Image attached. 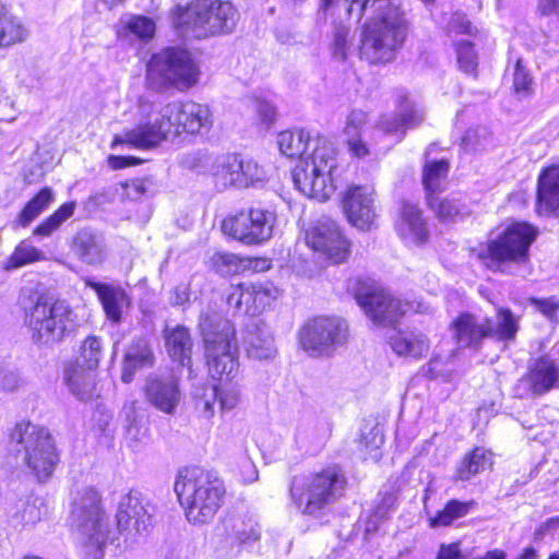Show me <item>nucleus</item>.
<instances>
[{"label": "nucleus", "instance_id": "338daca9", "mask_svg": "<svg viewBox=\"0 0 559 559\" xmlns=\"http://www.w3.org/2000/svg\"><path fill=\"white\" fill-rule=\"evenodd\" d=\"M337 2H338V0H320L319 13L322 12V13L326 14L328 11L330 9H332Z\"/></svg>", "mask_w": 559, "mask_h": 559}, {"label": "nucleus", "instance_id": "9d476101", "mask_svg": "<svg viewBox=\"0 0 559 559\" xmlns=\"http://www.w3.org/2000/svg\"><path fill=\"white\" fill-rule=\"evenodd\" d=\"M175 26L197 38L230 33L237 23V11L228 1L193 0L187 7L178 5Z\"/></svg>", "mask_w": 559, "mask_h": 559}, {"label": "nucleus", "instance_id": "2f4dec72", "mask_svg": "<svg viewBox=\"0 0 559 559\" xmlns=\"http://www.w3.org/2000/svg\"><path fill=\"white\" fill-rule=\"evenodd\" d=\"M240 170L241 158L237 154H223L214 156L210 174L219 189L238 188Z\"/></svg>", "mask_w": 559, "mask_h": 559}, {"label": "nucleus", "instance_id": "f8f14e48", "mask_svg": "<svg viewBox=\"0 0 559 559\" xmlns=\"http://www.w3.org/2000/svg\"><path fill=\"white\" fill-rule=\"evenodd\" d=\"M537 230L524 222L509 225L478 253L485 265L493 272L510 273L511 264H524L528 261L530 248L536 239Z\"/></svg>", "mask_w": 559, "mask_h": 559}, {"label": "nucleus", "instance_id": "7ed1b4c3", "mask_svg": "<svg viewBox=\"0 0 559 559\" xmlns=\"http://www.w3.org/2000/svg\"><path fill=\"white\" fill-rule=\"evenodd\" d=\"M277 144L283 155L300 158L292 177L302 194L325 201L334 193L337 152L332 141L322 135L311 139L308 131L294 129L280 132Z\"/></svg>", "mask_w": 559, "mask_h": 559}, {"label": "nucleus", "instance_id": "473e14b6", "mask_svg": "<svg viewBox=\"0 0 559 559\" xmlns=\"http://www.w3.org/2000/svg\"><path fill=\"white\" fill-rule=\"evenodd\" d=\"M53 202V190L49 187L41 188L16 215L12 222V228L28 227L41 213L48 210Z\"/></svg>", "mask_w": 559, "mask_h": 559}, {"label": "nucleus", "instance_id": "4c0bfd02", "mask_svg": "<svg viewBox=\"0 0 559 559\" xmlns=\"http://www.w3.org/2000/svg\"><path fill=\"white\" fill-rule=\"evenodd\" d=\"M449 174V162L444 158L439 160H427L423 169V185L426 191V199L429 195L440 193L442 185Z\"/></svg>", "mask_w": 559, "mask_h": 559}, {"label": "nucleus", "instance_id": "a19ab883", "mask_svg": "<svg viewBox=\"0 0 559 559\" xmlns=\"http://www.w3.org/2000/svg\"><path fill=\"white\" fill-rule=\"evenodd\" d=\"M267 297V290L261 284L242 283L241 311L254 317L264 308Z\"/></svg>", "mask_w": 559, "mask_h": 559}, {"label": "nucleus", "instance_id": "f257e3e1", "mask_svg": "<svg viewBox=\"0 0 559 559\" xmlns=\"http://www.w3.org/2000/svg\"><path fill=\"white\" fill-rule=\"evenodd\" d=\"M155 507L138 490L122 496L116 513V525L102 506V498L94 488L79 492L72 504L71 526L81 545L84 559H103L108 544L119 535L128 543L136 542L153 525Z\"/></svg>", "mask_w": 559, "mask_h": 559}, {"label": "nucleus", "instance_id": "49530a36", "mask_svg": "<svg viewBox=\"0 0 559 559\" xmlns=\"http://www.w3.org/2000/svg\"><path fill=\"white\" fill-rule=\"evenodd\" d=\"M456 55L460 69L467 74H474L478 66L474 45L468 40L459 41Z\"/></svg>", "mask_w": 559, "mask_h": 559}, {"label": "nucleus", "instance_id": "79ce46f5", "mask_svg": "<svg viewBox=\"0 0 559 559\" xmlns=\"http://www.w3.org/2000/svg\"><path fill=\"white\" fill-rule=\"evenodd\" d=\"M75 207L76 203L74 201L63 203L51 215L46 217L39 225L34 228L33 236H51L67 219H69L74 214Z\"/></svg>", "mask_w": 559, "mask_h": 559}, {"label": "nucleus", "instance_id": "680f3d73", "mask_svg": "<svg viewBox=\"0 0 559 559\" xmlns=\"http://www.w3.org/2000/svg\"><path fill=\"white\" fill-rule=\"evenodd\" d=\"M140 163L139 158L134 156H116L108 157V164L112 169H122L129 166H134Z\"/></svg>", "mask_w": 559, "mask_h": 559}, {"label": "nucleus", "instance_id": "13d9d810", "mask_svg": "<svg viewBox=\"0 0 559 559\" xmlns=\"http://www.w3.org/2000/svg\"><path fill=\"white\" fill-rule=\"evenodd\" d=\"M257 112L261 121L266 126L271 124L275 120L276 109L270 102H258Z\"/></svg>", "mask_w": 559, "mask_h": 559}, {"label": "nucleus", "instance_id": "f3484780", "mask_svg": "<svg viewBox=\"0 0 559 559\" xmlns=\"http://www.w3.org/2000/svg\"><path fill=\"white\" fill-rule=\"evenodd\" d=\"M144 391L150 404L169 415L175 413L181 400L178 379L171 372L150 374Z\"/></svg>", "mask_w": 559, "mask_h": 559}, {"label": "nucleus", "instance_id": "7c9ffc66", "mask_svg": "<svg viewBox=\"0 0 559 559\" xmlns=\"http://www.w3.org/2000/svg\"><path fill=\"white\" fill-rule=\"evenodd\" d=\"M390 346L399 356L418 359L429 349V343L425 334L419 331H396L390 336Z\"/></svg>", "mask_w": 559, "mask_h": 559}, {"label": "nucleus", "instance_id": "c03bdc74", "mask_svg": "<svg viewBox=\"0 0 559 559\" xmlns=\"http://www.w3.org/2000/svg\"><path fill=\"white\" fill-rule=\"evenodd\" d=\"M103 356L102 340L95 335L87 336L81 347L80 356L75 361L86 366V369L96 370Z\"/></svg>", "mask_w": 559, "mask_h": 559}, {"label": "nucleus", "instance_id": "412c9836", "mask_svg": "<svg viewBox=\"0 0 559 559\" xmlns=\"http://www.w3.org/2000/svg\"><path fill=\"white\" fill-rule=\"evenodd\" d=\"M243 346L249 358L269 360L276 354L274 338L269 326L261 320H253L247 325Z\"/></svg>", "mask_w": 559, "mask_h": 559}, {"label": "nucleus", "instance_id": "6e6552de", "mask_svg": "<svg viewBox=\"0 0 559 559\" xmlns=\"http://www.w3.org/2000/svg\"><path fill=\"white\" fill-rule=\"evenodd\" d=\"M10 444L17 460L39 480H47L59 462V453L50 431L43 426L22 421L10 435Z\"/></svg>", "mask_w": 559, "mask_h": 559}, {"label": "nucleus", "instance_id": "6ab92c4d", "mask_svg": "<svg viewBox=\"0 0 559 559\" xmlns=\"http://www.w3.org/2000/svg\"><path fill=\"white\" fill-rule=\"evenodd\" d=\"M84 283L96 293L106 318L114 324L120 323L123 311L132 305L129 293L121 285L99 283L91 277H85Z\"/></svg>", "mask_w": 559, "mask_h": 559}, {"label": "nucleus", "instance_id": "1a4fd4ad", "mask_svg": "<svg viewBox=\"0 0 559 559\" xmlns=\"http://www.w3.org/2000/svg\"><path fill=\"white\" fill-rule=\"evenodd\" d=\"M200 71L191 53L168 47L152 55L146 66V84L156 92H185L199 81Z\"/></svg>", "mask_w": 559, "mask_h": 559}, {"label": "nucleus", "instance_id": "4d7b16f0", "mask_svg": "<svg viewBox=\"0 0 559 559\" xmlns=\"http://www.w3.org/2000/svg\"><path fill=\"white\" fill-rule=\"evenodd\" d=\"M472 24L464 14H453L449 22V32L456 34H471Z\"/></svg>", "mask_w": 559, "mask_h": 559}, {"label": "nucleus", "instance_id": "ea45409f", "mask_svg": "<svg viewBox=\"0 0 559 559\" xmlns=\"http://www.w3.org/2000/svg\"><path fill=\"white\" fill-rule=\"evenodd\" d=\"M475 506L476 502L473 500L460 501L456 499H451L445 503L442 510L438 511L436 515L430 519V526H448L455 520L467 515Z\"/></svg>", "mask_w": 559, "mask_h": 559}, {"label": "nucleus", "instance_id": "09e8293b", "mask_svg": "<svg viewBox=\"0 0 559 559\" xmlns=\"http://www.w3.org/2000/svg\"><path fill=\"white\" fill-rule=\"evenodd\" d=\"M127 29L140 39H151L155 34V23L152 19L146 16H132L127 25Z\"/></svg>", "mask_w": 559, "mask_h": 559}, {"label": "nucleus", "instance_id": "0eeeda50", "mask_svg": "<svg viewBox=\"0 0 559 559\" xmlns=\"http://www.w3.org/2000/svg\"><path fill=\"white\" fill-rule=\"evenodd\" d=\"M346 478L337 466L296 475L289 485L290 503L301 514L320 518L345 489Z\"/></svg>", "mask_w": 559, "mask_h": 559}, {"label": "nucleus", "instance_id": "5701e85b", "mask_svg": "<svg viewBox=\"0 0 559 559\" xmlns=\"http://www.w3.org/2000/svg\"><path fill=\"white\" fill-rule=\"evenodd\" d=\"M397 109L399 114L396 116H384L381 118L379 128L384 133L401 132L403 134L406 129L417 127L424 120V111L408 100L406 93L399 95Z\"/></svg>", "mask_w": 559, "mask_h": 559}, {"label": "nucleus", "instance_id": "39448f33", "mask_svg": "<svg viewBox=\"0 0 559 559\" xmlns=\"http://www.w3.org/2000/svg\"><path fill=\"white\" fill-rule=\"evenodd\" d=\"M202 330L209 370L218 384L205 389L203 396L197 401V407L204 416L211 417L216 402L224 412L231 411L239 403V389L233 382L239 367L238 346L236 330L227 320L221 321L214 331H206L203 323Z\"/></svg>", "mask_w": 559, "mask_h": 559}, {"label": "nucleus", "instance_id": "052dcab7", "mask_svg": "<svg viewBox=\"0 0 559 559\" xmlns=\"http://www.w3.org/2000/svg\"><path fill=\"white\" fill-rule=\"evenodd\" d=\"M189 288L185 284L176 286L170 295L169 301L173 306H183L189 301Z\"/></svg>", "mask_w": 559, "mask_h": 559}, {"label": "nucleus", "instance_id": "de8ad7c7", "mask_svg": "<svg viewBox=\"0 0 559 559\" xmlns=\"http://www.w3.org/2000/svg\"><path fill=\"white\" fill-rule=\"evenodd\" d=\"M214 156L202 151L186 154L181 158V165L198 174L210 173Z\"/></svg>", "mask_w": 559, "mask_h": 559}, {"label": "nucleus", "instance_id": "6e6d98bb", "mask_svg": "<svg viewBox=\"0 0 559 559\" xmlns=\"http://www.w3.org/2000/svg\"><path fill=\"white\" fill-rule=\"evenodd\" d=\"M532 306L535 307L543 316H545L548 320L555 321L556 313L559 310V298L551 296L548 298H536L533 297L530 299Z\"/></svg>", "mask_w": 559, "mask_h": 559}, {"label": "nucleus", "instance_id": "58836bf2", "mask_svg": "<svg viewBox=\"0 0 559 559\" xmlns=\"http://www.w3.org/2000/svg\"><path fill=\"white\" fill-rule=\"evenodd\" d=\"M28 35L29 31L20 17L9 14L0 21V48L24 43Z\"/></svg>", "mask_w": 559, "mask_h": 559}, {"label": "nucleus", "instance_id": "a18cd8bd", "mask_svg": "<svg viewBox=\"0 0 559 559\" xmlns=\"http://www.w3.org/2000/svg\"><path fill=\"white\" fill-rule=\"evenodd\" d=\"M238 188H248L266 179V173L253 159H241V170L239 174Z\"/></svg>", "mask_w": 559, "mask_h": 559}, {"label": "nucleus", "instance_id": "393cba45", "mask_svg": "<svg viewBox=\"0 0 559 559\" xmlns=\"http://www.w3.org/2000/svg\"><path fill=\"white\" fill-rule=\"evenodd\" d=\"M536 207L540 215L559 214V165L539 175Z\"/></svg>", "mask_w": 559, "mask_h": 559}, {"label": "nucleus", "instance_id": "b1692460", "mask_svg": "<svg viewBox=\"0 0 559 559\" xmlns=\"http://www.w3.org/2000/svg\"><path fill=\"white\" fill-rule=\"evenodd\" d=\"M454 338L461 348L478 349L488 337L485 318L472 313H461L452 323Z\"/></svg>", "mask_w": 559, "mask_h": 559}, {"label": "nucleus", "instance_id": "9b49d317", "mask_svg": "<svg viewBox=\"0 0 559 559\" xmlns=\"http://www.w3.org/2000/svg\"><path fill=\"white\" fill-rule=\"evenodd\" d=\"M24 323L33 342L44 346L61 343L78 326L76 314L67 301L48 302L43 297L25 310Z\"/></svg>", "mask_w": 559, "mask_h": 559}, {"label": "nucleus", "instance_id": "2eb2a0df", "mask_svg": "<svg viewBox=\"0 0 559 559\" xmlns=\"http://www.w3.org/2000/svg\"><path fill=\"white\" fill-rule=\"evenodd\" d=\"M276 223L274 211L250 207L223 221L224 234L245 245H261L271 239Z\"/></svg>", "mask_w": 559, "mask_h": 559}, {"label": "nucleus", "instance_id": "f704fd0d", "mask_svg": "<svg viewBox=\"0 0 559 559\" xmlns=\"http://www.w3.org/2000/svg\"><path fill=\"white\" fill-rule=\"evenodd\" d=\"M367 123V114L362 110L354 109L349 112L344 127V134L350 153L362 158L369 154V148L361 141L364 128Z\"/></svg>", "mask_w": 559, "mask_h": 559}, {"label": "nucleus", "instance_id": "423d86ee", "mask_svg": "<svg viewBox=\"0 0 559 559\" xmlns=\"http://www.w3.org/2000/svg\"><path fill=\"white\" fill-rule=\"evenodd\" d=\"M175 492L187 520L194 524L211 521L222 506L225 495L223 481L198 466L180 471Z\"/></svg>", "mask_w": 559, "mask_h": 559}, {"label": "nucleus", "instance_id": "3c124183", "mask_svg": "<svg viewBox=\"0 0 559 559\" xmlns=\"http://www.w3.org/2000/svg\"><path fill=\"white\" fill-rule=\"evenodd\" d=\"M490 134L485 127L468 129L462 138V146L465 151H480L486 147Z\"/></svg>", "mask_w": 559, "mask_h": 559}, {"label": "nucleus", "instance_id": "37998d69", "mask_svg": "<svg viewBox=\"0 0 559 559\" xmlns=\"http://www.w3.org/2000/svg\"><path fill=\"white\" fill-rule=\"evenodd\" d=\"M44 252L26 241H21L8 258L4 269L8 271L22 267L26 264L41 261Z\"/></svg>", "mask_w": 559, "mask_h": 559}, {"label": "nucleus", "instance_id": "bb28decb", "mask_svg": "<svg viewBox=\"0 0 559 559\" xmlns=\"http://www.w3.org/2000/svg\"><path fill=\"white\" fill-rule=\"evenodd\" d=\"M153 365L154 354L150 343L144 338L133 340L123 357L122 382L130 383L139 369Z\"/></svg>", "mask_w": 559, "mask_h": 559}, {"label": "nucleus", "instance_id": "20e7f679", "mask_svg": "<svg viewBox=\"0 0 559 559\" xmlns=\"http://www.w3.org/2000/svg\"><path fill=\"white\" fill-rule=\"evenodd\" d=\"M347 13L359 22L368 12L371 21L364 25L360 55L370 63L390 62L403 47L409 21L397 0H346Z\"/></svg>", "mask_w": 559, "mask_h": 559}, {"label": "nucleus", "instance_id": "72a5a7b5", "mask_svg": "<svg viewBox=\"0 0 559 559\" xmlns=\"http://www.w3.org/2000/svg\"><path fill=\"white\" fill-rule=\"evenodd\" d=\"M488 337L499 342H513L516 337L519 319L507 308H499L496 318H485Z\"/></svg>", "mask_w": 559, "mask_h": 559}, {"label": "nucleus", "instance_id": "cd10ccee", "mask_svg": "<svg viewBox=\"0 0 559 559\" xmlns=\"http://www.w3.org/2000/svg\"><path fill=\"white\" fill-rule=\"evenodd\" d=\"M164 336L165 347L171 360L182 367H189L193 347L190 331L183 325H177L173 329L166 328Z\"/></svg>", "mask_w": 559, "mask_h": 559}, {"label": "nucleus", "instance_id": "a211bd4d", "mask_svg": "<svg viewBox=\"0 0 559 559\" xmlns=\"http://www.w3.org/2000/svg\"><path fill=\"white\" fill-rule=\"evenodd\" d=\"M373 202L372 188L349 187L343 197V209L348 222L359 229H368L376 217Z\"/></svg>", "mask_w": 559, "mask_h": 559}, {"label": "nucleus", "instance_id": "0e129e2a", "mask_svg": "<svg viewBox=\"0 0 559 559\" xmlns=\"http://www.w3.org/2000/svg\"><path fill=\"white\" fill-rule=\"evenodd\" d=\"M227 305L236 311H241V284L231 288L227 296Z\"/></svg>", "mask_w": 559, "mask_h": 559}, {"label": "nucleus", "instance_id": "864d4df0", "mask_svg": "<svg viewBox=\"0 0 559 559\" xmlns=\"http://www.w3.org/2000/svg\"><path fill=\"white\" fill-rule=\"evenodd\" d=\"M384 439L378 426L373 427H365L361 429L359 437V445L361 450H365L369 453L372 451H377L383 444Z\"/></svg>", "mask_w": 559, "mask_h": 559}, {"label": "nucleus", "instance_id": "8fccbe9b", "mask_svg": "<svg viewBox=\"0 0 559 559\" xmlns=\"http://www.w3.org/2000/svg\"><path fill=\"white\" fill-rule=\"evenodd\" d=\"M533 78L528 70L523 66L522 60L518 59L513 69V90L516 94L527 96L532 93Z\"/></svg>", "mask_w": 559, "mask_h": 559}, {"label": "nucleus", "instance_id": "4be33fe9", "mask_svg": "<svg viewBox=\"0 0 559 559\" xmlns=\"http://www.w3.org/2000/svg\"><path fill=\"white\" fill-rule=\"evenodd\" d=\"M396 231L405 241L423 245L428 240L429 231L421 210L413 203L402 204L400 219L396 222Z\"/></svg>", "mask_w": 559, "mask_h": 559}, {"label": "nucleus", "instance_id": "aec40b11", "mask_svg": "<svg viewBox=\"0 0 559 559\" xmlns=\"http://www.w3.org/2000/svg\"><path fill=\"white\" fill-rule=\"evenodd\" d=\"M71 251L87 265H99L107 255L104 236L90 227L76 231L71 242Z\"/></svg>", "mask_w": 559, "mask_h": 559}, {"label": "nucleus", "instance_id": "dca6fc26", "mask_svg": "<svg viewBox=\"0 0 559 559\" xmlns=\"http://www.w3.org/2000/svg\"><path fill=\"white\" fill-rule=\"evenodd\" d=\"M307 241L313 250L322 252L335 264L342 263L348 255V241L330 218L319 221L307 236Z\"/></svg>", "mask_w": 559, "mask_h": 559}, {"label": "nucleus", "instance_id": "4468645a", "mask_svg": "<svg viewBox=\"0 0 559 559\" xmlns=\"http://www.w3.org/2000/svg\"><path fill=\"white\" fill-rule=\"evenodd\" d=\"M301 348L311 357H329L347 340V324L338 318L317 317L298 333Z\"/></svg>", "mask_w": 559, "mask_h": 559}, {"label": "nucleus", "instance_id": "e433bc0d", "mask_svg": "<svg viewBox=\"0 0 559 559\" xmlns=\"http://www.w3.org/2000/svg\"><path fill=\"white\" fill-rule=\"evenodd\" d=\"M492 464V454L483 447H477L466 453L456 466L457 480H468L473 476L485 471Z\"/></svg>", "mask_w": 559, "mask_h": 559}, {"label": "nucleus", "instance_id": "f03ea898", "mask_svg": "<svg viewBox=\"0 0 559 559\" xmlns=\"http://www.w3.org/2000/svg\"><path fill=\"white\" fill-rule=\"evenodd\" d=\"M139 110L148 120L123 134L115 135L111 148L127 144L132 148L150 150L169 135L177 136L182 132L197 134L209 131L213 124L209 106L191 100L160 106L156 100L142 96L139 99Z\"/></svg>", "mask_w": 559, "mask_h": 559}, {"label": "nucleus", "instance_id": "a878e982", "mask_svg": "<svg viewBox=\"0 0 559 559\" xmlns=\"http://www.w3.org/2000/svg\"><path fill=\"white\" fill-rule=\"evenodd\" d=\"M527 380L535 395H543L552 390L559 381V367L551 358H537L528 368Z\"/></svg>", "mask_w": 559, "mask_h": 559}, {"label": "nucleus", "instance_id": "c9c22d12", "mask_svg": "<svg viewBox=\"0 0 559 559\" xmlns=\"http://www.w3.org/2000/svg\"><path fill=\"white\" fill-rule=\"evenodd\" d=\"M93 371L80 361L69 364L64 369V381L74 396L85 400L90 396L94 384Z\"/></svg>", "mask_w": 559, "mask_h": 559}, {"label": "nucleus", "instance_id": "69168bd1", "mask_svg": "<svg viewBox=\"0 0 559 559\" xmlns=\"http://www.w3.org/2000/svg\"><path fill=\"white\" fill-rule=\"evenodd\" d=\"M519 559H538L537 550L533 547H526L520 555Z\"/></svg>", "mask_w": 559, "mask_h": 559}, {"label": "nucleus", "instance_id": "5fc2aeb1", "mask_svg": "<svg viewBox=\"0 0 559 559\" xmlns=\"http://www.w3.org/2000/svg\"><path fill=\"white\" fill-rule=\"evenodd\" d=\"M349 35V28L346 25L338 24L333 31V56L336 59L344 60L347 51V37Z\"/></svg>", "mask_w": 559, "mask_h": 559}, {"label": "nucleus", "instance_id": "603ef678", "mask_svg": "<svg viewBox=\"0 0 559 559\" xmlns=\"http://www.w3.org/2000/svg\"><path fill=\"white\" fill-rule=\"evenodd\" d=\"M423 372L429 379L441 378L443 381H451L453 370L441 357H433L423 367Z\"/></svg>", "mask_w": 559, "mask_h": 559}, {"label": "nucleus", "instance_id": "e2e57ef3", "mask_svg": "<svg viewBox=\"0 0 559 559\" xmlns=\"http://www.w3.org/2000/svg\"><path fill=\"white\" fill-rule=\"evenodd\" d=\"M537 11L545 16L559 15V0H537Z\"/></svg>", "mask_w": 559, "mask_h": 559}, {"label": "nucleus", "instance_id": "774afa93", "mask_svg": "<svg viewBox=\"0 0 559 559\" xmlns=\"http://www.w3.org/2000/svg\"><path fill=\"white\" fill-rule=\"evenodd\" d=\"M235 257L234 255H230V254H217L215 257V263L218 264V263H223V264H230L233 263Z\"/></svg>", "mask_w": 559, "mask_h": 559}, {"label": "nucleus", "instance_id": "c85d7f7f", "mask_svg": "<svg viewBox=\"0 0 559 559\" xmlns=\"http://www.w3.org/2000/svg\"><path fill=\"white\" fill-rule=\"evenodd\" d=\"M427 204L443 222L463 219L472 213L467 198L461 193L443 199L439 197V193L429 195Z\"/></svg>", "mask_w": 559, "mask_h": 559}, {"label": "nucleus", "instance_id": "ddd939ff", "mask_svg": "<svg viewBox=\"0 0 559 559\" xmlns=\"http://www.w3.org/2000/svg\"><path fill=\"white\" fill-rule=\"evenodd\" d=\"M356 284L361 286L357 287L354 293L357 304L366 316L378 325L393 324L408 310L424 313L429 309L421 301L404 302L384 290L366 287L360 281H357Z\"/></svg>", "mask_w": 559, "mask_h": 559}, {"label": "nucleus", "instance_id": "bf43d9fd", "mask_svg": "<svg viewBox=\"0 0 559 559\" xmlns=\"http://www.w3.org/2000/svg\"><path fill=\"white\" fill-rule=\"evenodd\" d=\"M559 528V516H554L548 520H546L544 523H542L536 530H535V538L542 539L546 535L552 534Z\"/></svg>", "mask_w": 559, "mask_h": 559}, {"label": "nucleus", "instance_id": "c756f323", "mask_svg": "<svg viewBox=\"0 0 559 559\" xmlns=\"http://www.w3.org/2000/svg\"><path fill=\"white\" fill-rule=\"evenodd\" d=\"M226 542L233 547L254 543L259 539L258 524L252 518L228 516L222 522Z\"/></svg>", "mask_w": 559, "mask_h": 559}]
</instances>
